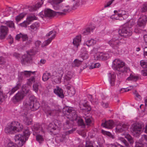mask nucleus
Listing matches in <instances>:
<instances>
[{"label":"nucleus","mask_w":147,"mask_h":147,"mask_svg":"<svg viewBox=\"0 0 147 147\" xmlns=\"http://www.w3.org/2000/svg\"><path fill=\"white\" fill-rule=\"evenodd\" d=\"M133 21V20H130L129 22L124 24L120 28L118 32L121 36L126 38L132 35V26L134 24Z\"/></svg>","instance_id":"1"},{"label":"nucleus","mask_w":147,"mask_h":147,"mask_svg":"<svg viewBox=\"0 0 147 147\" xmlns=\"http://www.w3.org/2000/svg\"><path fill=\"white\" fill-rule=\"evenodd\" d=\"M37 47H34L32 49L27 51V54H24L22 56L21 62L22 64H30L32 63L33 56L38 51Z\"/></svg>","instance_id":"2"},{"label":"nucleus","mask_w":147,"mask_h":147,"mask_svg":"<svg viewBox=\"0 0 147 147\" xmlns=\"http://www.w3.org/2000/svg\"><path fill=\"white\" fill-rule=\"evenodd\" d=\"M23 128L22 125L20 123L14 121L12 122L5 129V132L7 134H13L21 131Z\"/></svg>","instance_id":"3"},{"label":"nucleus","mask_w":147,"mask_h":147,"mask_svg":"<svg viewBox=\"0 0 147 147\" xmlns=\"http://www.w3.org/2000/svg\"><path fill=\"white\" fill-rule=\"evenodd\" d=\"M22 109H28V111L30 109L32 111H35L39 109L40 105L35 97L34 96H30L28 103L24 102Z\"/></svg>","instance_id":"4"},{"label":"nucleus","mask_w":147,"mask_h":147,"mask_svg":"<svg viewBox=\"0 0 147 147\" xmlns=\"http://www.w3.org/2000/svg\"><path fill=\"white\" fill-rule=\"evenodd\" d=\"M115 69L119 72H127L130 71L129 67L125 65V63L119 59H116L113 61Z\"/></svg>","instance_id":"5"},{"label":"nucleus","mask_w":147,"mask_h":147,"mask_svg":"<svg viewBox=\"0 0 147 147\" xmlns=\"http://www.w3.org/2000/svg\"><path fill=\"white\" fill-rule=\"evenodd\" d=\"M147 21V16L143 14L141 15L137 21V24L134 27V32L136 33H141Z\"/></svg>","instance_id":"6"},{"label":"nucleus","mask_w":147,"mask_h":147,"mask_svg":"<svg viewBox=\"0 0 147 147\" xmlns=\"http://www.w3.org/2000/svg\"><path fill=\"white\" fill-rule=\"evenodd\" d=\"M63 113L67 118L76 119L77 116L76 111L73 108L66 107L63 109Z\"/></svg>","instance_id":"7"},{"label":"nucleus","mask_w":147,"mask_h":147,"mask_svg":"<svg viewBox=\"0 0 147 147\" xmlns=\"http://www.w3.org/2000/svg\"><path fill=\"white\" fill-rule=\"evenodd\" d=\"M143 127L142 123L138 122L132 124L131 128L134 136L136 137L139 136L141 134V129Z\"/></svg>","instance_id":"8"},{"label":"nucleus","mask_w":147,"mask_h":147,"mask_svg":"<svg viewBox=\"0 0 147 147\" xmlns=\"http://www.w3.org/2000/svg\"><path fill=\"white\" fill-rule=\"evenodd\" d=\"M119 33L114 34L112 37V38L108 42L110 46H115L117 45H122V43L120 42L119 40L121 38Z\"/></svg>","instance_id":"9"},{"label":"nucleus","mask_w":147,"mask_h":147,"mask_svg":"<svg viewBox=\"0 0 147 147\" xmlns=\"http://www.w3.org/2000/svg\"><path fill=\"white\" fill-rule=\"evenodd\" d=\"M21 113L23 117V121L24 123L27 125H30L32 120L28 117V109H22Z\"/></svg>","instance_id":"10"},{"label":"nucleus","mask_w":147,"mask_h":147,"mask_svg":"<svg viewBox=\"0 0 147 147\" xmlns=\"http://www.w3.org/2000/svg\"><path fill=\"white\" fill-rule=\"evenodd\" d=\"M128 17L127 12L123 10L120 9L118 10V13L115 14L113 16H112V18L118 20L119 19V18L122 17L123 19H125L127 18Z\"/></svg>","instance_id":"11"},{"label":"nucleus","mask_w":147,"mask_h":147,"mask_svg":"<svg viewBox=\"0 0 147 147\" xmlns=\"http://www.w3.org/2000/svg\"><path fill=\"white\" fill-rule=\"evenodd\" d=\"M56 32L54 30H53L50 31L49 33H47L46 36L47 37H49L51 35L52 36L49 38L47 40L45 41L44 42L43 46H47L49 45V44L51 42L52 40L54 39L56 36Z\"/></svg>","instance_id":"12"},{"label":"nucleus","mask_w":147,"mask_h":147,"mask_svg":"<svg viewBox=\"0 0 147 147\" xmlns=\"http://www.w3.org/2000/svg\"><path fill=\"white\" fill-rule=\"evenodd\" d=\"M25 95L23 94V92H21L20 91L18 92L13 96L12 98V101L13 103L16 104L19 102L23 99Z\"/></svg>","instance_id":"13"},{"label":"nucleus","mask_w":147,"mask_h":147,"mask_svg":"<svg viewBox=\"0 0 147 147\" xmlns=\"http://www.w3.org/2000/svg\"><path fill=\"white\" fill-rule=\"evenodd\" d=\"M53 75L51 76V78L56 83L59 84L61 82V80L62 77L63 73L61 72L60 74L56 73V72L53 73Z\"/></svg>","instance_id":"14"},{"label":"nucleus","mask_w":147,"mask_h":147,"mask_svg":"<svg viewBox=\"0 0 147 147\" xmlns=\"http://www.w3.org/2000/svg\"><path fill=\"white\" fill-rule=\"evenodd\" d=\"M74 77V73L71 71H68L64 76V82L65 85L69 84L71 82V79Z\"/></svg>","instance_id":"15"},{"label":"nucleus","mask_w":147,"mask_h":147,"mask_svg":"<svg viewBox=\"0 0 147 147\" xmlns=\"http://www.w3.org/2000/svg\"><path fill=\"white\" fill-rule=\"evenodd\" d=\"M8 32V28L5 26H1L0 28V39L4 38Z\"/></svg>","instance_id":"16"},{"label":"nucleus","mask_w":147,"mask_h":147,"mask_svg":"<svg viewBox=\"0 0 147 147\" xmlns=\"http://www.w3.org/2000/svg\"><path fill=\"white\" fill-rule=\"evenodd\" d=\"M32 129L34 131L33 133L34 135H35V133L36 134L44 132L42 127L38 123L34 124V126L32 127Z\"/></svg>","instance_id":"17"},{"label":"nucleus","mask_w":147,"mask_h":147,"mask_svg":"<svg viewBox=\"0 0 147 147\" xmlns=\"http://www.w3.org/2000/svg\"><path fill=\"white\" fill-rule=\"evenodd\" d=\"M43 110L47 114V116L49 115L54 117L57 115L58 114V111H57L55 110H50L49 108L48 107L47 108H43Z\"/></svg>","instance_id":"18"},{"label":"nucleus","mask_w":147,"mask_h":147,"mask_svg":"<svg viewBox=\"0 0 147 147\" xmlns=\"http://www.w3.org/2000/svg\"><path fill=\"white\" fill-rule=\"evenodd\" d=\"M44 13L45 16L49 18L54 17L57 13V12H55L50 9H45Z\"/></svg>","instance_id":"19"},{"label":"nucleus","mask_w":147,"mask_h":147,"mask_svg":"<svg viewBox=\"0 0 147 147\" xmlns=\"http://www.w3.org/2000/svg\"><path fill=\"white\" fill-rule=\"evenodd\" d=\"M80 109L82 110H84L88 112L90 111L91 109L90 106L88 105L84 100V102H82L81 101L80 103Z\"/></svg>","instance_id":"20"},{"label":"nucleus","mask_w":147,"mask_h":147,"mask_svg":"<svg viewBox=\"0 0 147 147\" xmlns=\"http://www.w3.org/2000/svg\"><path fill=\"white\" fill-rule=\"evenodd\" d=\"M54 92L59 97L63 98L64 97L63 90L58 86H57L54 89Z\"/></svg>","instance_id":"21"},{"label":"nucleus","mask_w":147,"mask_h":147,"mask_svg":"<svg viewBox=\"0 0 147 147\" xmlns=\"http://www.w3.org/2000/svg\"><path fill=\"white\" fill-rule=\"evenodd\" d=\"M15 142H18L17 143H20V142H21L22 145H23L26 141H25L24 136L20 134L16 135L15 137Z\"/></svg>","instance_id":"22"},{"label":"nucleus","mask_w":147,"mask_h":147,"mask_svg":"<svg viewBox=\"0 0 147 147\" xmlns=\"http://www.w3.org/2000/svg\"><path fill=\"white\" fill-rule=\"evenodd\" d=\"M43 0H41L40 1L38 2L35 5L28 6V8L29 11H33L40 7L43 3Z\"/></svg>","instance_id":"23"},{"label":"nucleus","mask_w":147,"mask_h":147,"mask_svg":"<svg viewBox=\"0 0 147 147\" xmlns=\"http://www.w3.org/2000/svg\"><path fill=\"white\" fill-rule=\"evenodd\" d=\"M128 126L125 124L121 123L118 125L116 127L117 131L120 132L125 131L128 128Z\"/></svg>","instance_id":"24"},{"label":"nucleus","mask_w":147,"mask_h":147,"mask_svg":"<svg viewBox=\"0 0 147 147\" xmlns=\"http://www.w3.org/2000/svg\"><path fill=\"white\" fill-rule=\"evenodd\" d=\"M116 78V75L114 74L109 73L108 74L107 78L108 79L111 86L115 85V81Z\"/></svg>","instance_id":"25"},{"label":"nucleus","mask_w":147,"mask_h":147,"mask_svg":"<svg viewBox=\"0 0 147 147\" xmlns=\"http://www.w3.org/2000/svg\"><path fill=\"white\" fill-rule=\"evenodd\" d=\"M45 0H43V2ZM47 2H50L52 5H53V7L54 9L56 10H57L59 9V7L57 5L63 1V0H47Z\"/></svg>","instance_id":"26"},{"label":"nucleus","mask_w":147,"mask_h":147,"mask_svg":"<svg viewBox=\"0 0 147 147\" xmlns=\"http://www.w3.org/2000/svg\"><path fill=\"white\" fill-rule=\"evenodd\" d=\"M95 28L94 26H92L86 28L82 30L81 33L84 35H87L89 34L91 32L93 31Z\"/></svg>","instance_id":"27"},{"label":"nucleus","mask_w":147,"mask_h":147,"mask_svg":"<svg viewBox=\"0 0 147 147\" xmlns=\"http://www.w3.org/2000/svg\"><path fill=\"white\" fill-rule=\"evenodd\" d=\"M114 125V123L112 120H109L106 121L105 123L102 124V125L107 128L111 129Z\"/></svg>","instance_id":"28"},{"label":"nucleus","mask_w":147,"mask_h":147,"mask_svg":"<svg viewBox=\"0 0 147 147\" xmlns=\"http://www.w3.org/2000/svg\"><path fill=\"white\" fill-rule=\"evenodd\" d=\"M81 41V36L78 34L73 39V43L75 46H79Z\"/></svg>","instance_id":"29"},{"label":"nucleus","mask_w":147,"mask_h":147,"mask_svg":"<svg viewBox=\"0 0 147 147\" xmlns=\"http://www.w3.org/2000/svg\"><path fill=\"white\" fill-rule=\"evenodd\" d=\"M81 54H80V57L82 58L83 60L86 59L89 57V55L87 53L86 48L83 47L82 48L81 50Z\"/></svg>","instance_id":"30"},{"label":"nucleus","mask_w":147,"mask_h":147,"mask_svg":"<svg viewBox=\"0 0 147 147\" xmlns=\"http://www.w3.org/2000/svg\"><path fill=\"white\" fill-rule=\"evenodd\" d=\"M21 85V84L20 83L17 84L15 87L13 88L9 92L8 94L10 96L11 95L20 88Z\"/></svg>","instance_id":"31"},{"label":"nucleus","mask_w":147,"mask_h":147,"mask_svg":"<svg viewBox=\"0 0 147 147\" xmlns=\"http://www.w3.org/2000/svg\"><path fill=\"white\" fill-rule=\"evenodd\" d=\"M22 39L23 42L26 41L25 45H29L32 42L31 39L28 40V37L27 34H23V36H22Z\"/></svg>","instance_id":"32"},{"label":"nucleus","mask_w":147,"mask_h":147,"mask_svg":"<svg viewBox=\"0 0 147 147\" xmlns=\"http://www.w3.org/2000/svg\"><path fill=\"white\" fill-rule=\"evenodd\" d=\"M103 53L99 52L94 55V59L96 60H102Z\"/></svg>","instance_id":"33"},{"label":"nucleus","mask_w":147,"mask_h":147,"mask_svg":"<svg viewBox=\"0 0 147 147\" xmlns=\"http://www.w3.org/2000/svg\"><path fill=\"white\" fill-rule=\"evenodd\" d=\"M82 61L76 59L72 63V65L73 67H79L82 64Z\"/></svg>","instance_id":"34"},{"label":"nucleus","mask_w":147,"mask_h":147,"mask_svg":"<svg viewBox=\"0 0 147 147\" xmlns=\"http://www.w3.org/2000/svg\"><path fill=\"white\" fill-rule=\"evenodd\" d=\"M39 25L38 22H36L30 26L31 30L32 32L36 31L38 29Z\"/></svg>","instance_id":"35"},{"label":"nucleus","mask_w":147,"mask_h":147,"mask_svg":"<svg viewBox=\"0 0 147 147\" xmlns=\"http://www.w3.org/2000/svg\"><path fill=\"white\" fill-rule=\"evenodd\" d=\"M1 79V78L0 77V80ZM1 88V86L0 85V102H3L4 99L7 97L5 94L3 93Z\"/></svg>","instance_id":"36"},{"label":"nucleus","mask_w":147,"mask_h":147,"mask_svg":"<svg viewBox=\"0 0 147 147\" xmlns=\"http://www.w3.org/2000/svg\"><path fill=\"white\" fill-rule=\"evenodd\" d=\"M138 79L139 77L137 76L131 74L128 77L126 80H132L134 81H136Z\"/></svg>","instance_id":"37"},{"label":"nucleus","mask_w":147,"mask_h":147,"mask_svg":"<svg viewBox=\"0 0 147 147\" xmlns=\"http://www.w3.org/2000/svg\"><path fill=\"white\" fill-rule=\"evenodd\" d=\"M139 142L143 145L144 144H147V135H142L141 138L139 140Z\"/></svg>","instance_id":"38"},{"label":"nucleus","mask_w":147,"mask_h":147,"mask_svg":"<svg viewBox=\"0 0 147 147\" xmlns=\"http://www.w3.org/2000/svg\"><path fill=\"white\" fill-rule=\"evenodd\" d=\"M139 142L143 145L144 144H147V135H142L141 138L139 140Z\"/></svg>","instance_id":"39"},{"label":"nucleus","mask_w":147,"mask_h":147,"mask_svg":"<svg viewBox=\"0 0 147 147\" xmlns=\"http://www.w3.org/2000/svg\"><path fill=\"white\" fill-rule=\"evenodd\" d=\"M96 41L94 39H91L90 40H87L85 44L87 46H92L94 45L96 43Z\"/></svg>","instance_id":"40"},{"label":"nucleus","mask_w":147,"mask_h":147,"mask_svg":"<svg viewBox=\"0 0 147 147\" xmlns=\"http://www.w3.org/2000/svg\"><path fill=\"white\" fill-rule=\"evenodd\" d=\"M35 72H32L30 71H24L21 72H20V74L23 76L27 77L29 76L31 74H34Z\"/></svg>","instance_id":"41"},{"label":"nucleus","mask_w":147,"mask_h":147,"mask_svg":"<svg viewBox=\"0 0 147 147\" xmlns=\"http://www.w3.org/2000/svg\"><path fill=\"white\" fill-rule=\"evenodd\" d=\"M75 130L76 129L75 128H73L70 130L65 131L62 135V138L63 139L65 138L66 135L73 133Z\"/></svg>","instance_id":"42"},{"label":"nucleus","mask_w":147,"mask_h":147,"mask_svg":"<svg viewBox=\"0 0 147 147\" xmlns=\"http://www.w3.org/2000/svg\"><path fill=\"white\" fill-rule=\"evenodd\" d=\"M51 75L50 73H44L42 77V79L44 81H47L50 78H51Z\"/></svg>","instance_id":"43"},{"label":"nucleus","mask_w":147,"mask_h":147,"mask_svg":"<svg viewBox=\"0 0 147 147\" xmlns=\"http://www.w3.org/2000/svg\"><path fill=\"white\" fill-rule=\"evenodd\" d=\"M101 132L103 134L106 135L107 136L110 138L112 139H114L115 138V136L113 135L109 131H106L103 129H102Z\"/></svg>","instance_id":"44"},{"label":"nucleus","mask_w":147,"mask_h":147,"mask_svg":"<svg viewBox=\"0 0 147 147\" xmlns=\"http://www.w3.org/2000/svg\"><path fill=\"white\" fill-rule=\"evenodd\" d=\"M101 132L103 134L106 135L107 136L110 138L112 139H114L115 138V136L113 135L109 131H106L103 129H102Z\"/></svg>","instance_id":"45"},{"label":"nucleus","mask_w":147,"mask_h":147,"mask_svg":"<svg viewBox=\"0 0 147 147\" xmlns=\"http://www.w3.org/2000/svg\"><path fill=\"white\" fill-rule=\"evenodd\" d=\"M57 127V125L56 124L54 123H50L48 125V129L50 130V131L52 132V130H55Z\"/></svg>","instance_id":"46"},{"label":"nucleus","mask_w":147,"mask_h":147,"mask_svg":"<svg viewBox=\"0 0 147 147\" xmlns=\"http://www.w3.org/2000/svg\"><path fill=\"white\" fill-rule=\"evenodd\" d=\"M36 19V17L34 15H30L28 16L26 19L27 22L30 24L31 22H32L33 20Z\"/></svg>","instance_id":"47"},{"label":"nucleus","mask_w":147,"mask_h":147,"mask_svg":"<svg viewBox=\"0 0 147 147\" xmlns=\"http://www.w3.org/2000/svg\"><path fill=\"white\" fill-rule=\"evenodd\" d=\"M30 135V131L28 129H25L24 132L23 136H24L25 141L28 140V137Z\"/></svg>","instance_id":"48"},{"label":"nucleus","mask_w":147,"mask_h":147,"mask_svg":"<svg viewBox=\"0 0 147 147\" xmlns=\"http://www.w3.org/2000/svg\"><path fill=\"white\" fill-rule=\"evenodd\" d=\"M72 126V125L69 120H67L64 124V128L65 129H69Z\"/></svg>","instance_id":"49"},{"label":"nucleus","mask_w":147,"mask_h":147,"mask_svg":"<svg viewBox=\"0 0 147 147\" xmlns=\"http://www.w3.org/2000/svg\"><path fill=\"white\" fill-rule=\"evenodd\" d=\"M110 51L116 54L120 53L119 48L118 47H112Z\"/></svg>","instance_id":"50"},{"label":"nucleus","mask_w":147,"mask_h":147,"mask_svg":"<svg viewBox=\"0 0 147 147\" xmlns=\"http://www.w3.org/2000/svg\"><path fill=\"white\" fill-rule=\"evenodd\" d=\"M125 137L129 143L131 144H133L134 142L133 138L129 134H127L125 136Z\"/></svg>","instance_id":"51"},{"label":"nucleus","mask_w":147,"mask_h":147,"mask_svg":"<svg viewBox=\"0 0 147 147\" xmlns=\"http://www.w3.org/2000/svg\"><path fill=\"white\" fill-rule=\"evenodd\" d=\"M86 124L87 125H89L92 122V118L91 117H84Z\"/></svg>","instance_id":"52"},{"label":"nucleus","mask_w":147,"mask_h":147,"mask_svg":"<svg viewBox=\"0 0 147 147\" xmlns=\"http://www.w3.org/2000/svg\"><path fill=\"white\" fill-rule=\"evenodd\" d=\"M5 24L9 28L13 29L15 28L14 24L13 21H7Z\"/></svg>","instance_id":"53"},{"label":"nucleus","mask_w":147,"mask_h":147,"mask_svg":"<svg viewBox=\"0 0 147 147\" xmlns=\"http://www.w3.org/2000/svg\"><path fill=\"white\" fill-rule=\"evenodd\" d=\"M40 85L39 83H34L33 85V90L36 93L38 92V86Z\"/></svg>","instance_id":"54"},{"label":"nucleus","mask_w":147,"mask_h":147,"mask_svg":"<svg viewBox=\"0 0 147 147\" xmlns=\"http://www.w3.org/2000/svg\"><path fill=\"white\" fill-rule=\"evenodd\" d=\"M35 82V78L34 76H32L28 79L27 83L29 86H30L33 83Z\"/></svg>","instance_id":"55"},{"label":"nucleus","mask_w":147,"mask_h":147,"mask_svg":"<svg viewBox=\"0 0 147 147\" xmlns=\"http://www.w3.org/2000/svg\"><path fill=\"white\" fill-rule=\"evenodd\" d=\"M24 17V14L22 13H20L19 15L17 16L15 18L16 22H18Z\"/></svg>","instance_id":"56"},{"label":"nucleus","mask_w":147,"mask_h":147,"mask_svg":"<svg viewBox=\"0 0 147 147\" xmlns=\"http://www.w3.org/2000/svg\"><path fill=\"white\" fill-rule=\"evenodd\" d=\"M22 90V91L20 92H23V94L24 95H25L24 94H29L30 93L29 92L30 90L28 88L25 87L24 86H23Z\"/></svg>","instance_id":"57"},{"label":"nucleus","mask_w":147,"mask_h":147,"mask_svg":"<svg viewBox=\"0 0 147 147\" xmlns=\"http://www.w3.org/2000/svg\"><path fill=\"white\" fill-rule=\"evenodd\" d=\"M140 65L141 67L144 68H147V62L144 60H142L140 61Z\"/></svg>","instance_id":"58"},{"label":"nucleus","mask_w":147,"mask_h":147,"mask_svg":"<svg viewBox=\"0 0 147 147\" xmlns=\"http://www.w3.org/2000/svg\"><path fill=\"white\" fill-rule=\"evenodd\" d=\"M147 11V3H145L143 5L141 9L140 10V11L142 13H144Z\"/></svg>","instance_id":"59"},{"label":"nucleus","mask_w":147,"mask_h":147,"mask_svg":"<svg viewBox=\"0 0 147 147\" xmlns=\"http://www.w3.org/2000/svg\"><path fill=\"white\" fill-rule=\"evenodd\" d=\"M87 0H78L76 4L77 5H80L84 4Z\"/></svg>","instance_id":"60"},{"label":"nucleus","mask_w":147,"mask_h":147,"mask_svg":"<svg viewBox=\"0 0 147 147\" xmlns=\"http://www.w3.org/2000/svg\"><path fill=\"white\" fill-rule=\"evenodd\" d=\"M66 88L70 91L72 90V92H71L72 94H75V92L74 88L71 86L69 85L67 86Z\"/></svg>","instance_id":"61"},{"label":"nucleus","mask_w":147,"mask_h":147,"mask_svg":"<svg viewBox=\"0 0 147 147\" xmlns=\"http://www.w3.org/2000/svg\"><path fill=\"white\" fill-rule=\"evenodd\" d=\"M109 57V55L108 53H103V57L102 58V60H105L107 59Z\"/></svg>","instance_id":"62"},{"label":"nucleus","mask_w":147,"mask_h":147,"mask_svg":"<svg viewBox=\"0 0 147 147\" xmlns=\"http://www.w3.org/2000/svg\"><path fill=\"white\" fill-rule=\"evenodd\" d=\"M78 124L82 126V127H84L85 126V124L84 123L83 119H80L78 120Z\"/></svg>","instance_id":"63"},{"label":"nucleus","mask_w":147,"mask_h":147,"mask_svg":"<svg viewBox=\"0 0 147 147\" xmlns=\"http://www.w3.org/2000/svg\"><path fill=\"white\" fill-rule=\"evenodd\" d=\"M7 147H19V146L16 144L10 142L8 144Z\"/></svg>","instance_id":"64"}]
</instances>
